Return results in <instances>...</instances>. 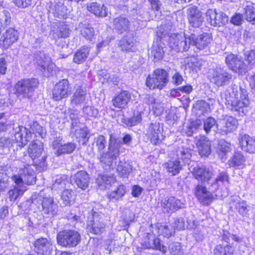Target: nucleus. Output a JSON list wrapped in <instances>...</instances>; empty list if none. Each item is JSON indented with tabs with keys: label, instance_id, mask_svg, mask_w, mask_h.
<instances>
[{
	"label": "nucleus",
	"instance_id": "f257e3e1",
	"mask_svg": "<svg viewBox=\"0 0 255 255\" xmlns=\"http://www.w3.org/2000/svg\"><path fill=\"white\" fill-rule=\"evenodd\" d=\"M189 170L194 177L200 181L193 190L194 195L203 205H209L214 199L212 192L216 191L211 186V179L213 175L212 171L208 168L199 166H191Z\"/></svg>",
	"mask_w": 255,
	"mask_h": 255
},
{
	"label": "nucleus",
	"instance_id": "f03ea898",
	"mask_svg": "<svg viewBox=\"0 0 255 255\" xmlns=\"http://www.w3.org/2000/svg\"><path fill=\"white\" fill-rule=\"evenodd\" d=\"M94 143L98 149L97 158L106 169L114 167V161L119 157L121 148V141L112 139L111 135L107 150H105L107 141L103 135H99L94 139Z\"/></svg>",
	"mask_w": 255,
	"mask_h": 255
},
{
	"label": "nucleus",
	"instance_id": "7ed1b4c3",
	"mask_svg": "<svg viewBox=\"0 0 255 255\" xmlns=\"http://www.w3.org/2000/svg\"><path fill=\"white\" fill-rule=\"evenodd\" d=\"M38 81L35 78L22 79L14 86L15 94L20 99H29L33 95V91L38 85Z\"/></svg>",
	"mask_w": 255,
	"mask_h": 255
},
{
	"label": "nucleus",
	"instance_id": "20e7f679",
	"mask_svg": "<svg viewBox=\"0 0 255 255\" xmlns=\"http://www.w3.org/2000/svg\"><path fill=\"white\" fill-rule=\"evenodd\" d=\"M19 175H14L12 177V180L16 185L15 187L19 188H26L24 183L31 185L36 182L35 175L33 169L28 164L24 166L19 171Z\"/></svg>",
	"mask_w": 255,
	"mask_h": 255
},
{
	"label": "nucleus",
	"instance_id": "39448f33",
	"mask_svg": "<svg viewBox=\"0 0 255 255\" xmlns=\"http://www.w3.org/2000/svg\"><path fill=\"white\" fill-rule=\"evenodd\" d=\"M57 242L59 245L64 247L72 248L80 243L81 235L74 230H64L57 235Z\"/></svg>",
	"mask_w": 255,
	"mask_h": 255
},
{
	"label": "nucleus",
	"instance_id": "423d86ee",
	"mask_svg": "<svg viewBox=\"0 0 255 255\" xmlns=\"http://www.w3.org/2000/svg\"><path fill=\"white\" fill-rule=\"evenodd\" d=\"M168 81V73L166 70L157 69L152 74L148 75L146 78V85L150 89L158 88L162 89Z\"/></svg>",
	"mask_w": 255,
	"mask_h": 255
},
{
	"label": "nucleus",
	"instance_id": "0eeeda50",
	"mask_svg": "<svg viewBox=\"0 0 255 255\" xmlns=\"http://www.w3.org/2000/svg\"><path fill=\"white\" fill-rule=\"evenodd\" d=\"M189 36L184 34L182 36L179 34H171L169 36V47L176 52L187 51L190 48Z\"/></svg>",
	"mask_w": 255,
	"mask_h": 255
},
{
	"label": "nucleus",
	"instance_id": "6e6552de",
	"mask_svg": "<svg viewBox=\"0 0 255 255\" xmlns=\"http://www.w3.org/2000/svg\"><path fill=\"white\" fill-rule=\"evenodd\" d=\"M222 100H224L228 108L232 111H238L244 113V108H247L250 104L249 99H244L241 101L237 99L233 95L231 94L230 91L227 90L222 96Z\"/></svg>",
	"mask_w": 255,
	"mask_h": 255
},
{
	"label": "nucleus",
	"instance_id": "1a4fd4ad",
	"mask_svg": "<svg viewBox=\"0 0 255 255\" xmlns=\"http://www.w3.org/2000/svg\"><path fill=\"white\" fill-rule=\"evenodd\" d=\"M211 82L218 87L223 86L232 78V75L226 69L217 67L211 70L208 75Z\"/></svg>",
	"mask_w": 255,
	"mask_h": 255
},
{
	"label": "nucleus",
	"instance_id": "9d476101",
	"mask_svg": "<svg viewBox=\"0 0 255 255\" xmlns=\"http://www.w3.org/2000/svg\"><path fill=\"white\" fill-rule=\"evenodd\" d=\"M225 62L229 69L239 74H243L247 72L246 64L236 55L232 53L228 54Z\"/></svg>",
	"mask_w": 255,
	"mask_h": 255
},
{
	"label": "nucleus",
	"instance_id": "9b49d317",
	"mask_svg": "<svg viewBox=\"0 0 255 255\" xmlns=\"http://www.w3.org/2000/svg\"><path fill=\"white\" fill-rule=\"evenodd\" d=\"M238 120L232 117L221 120L217 124V131L221 134L227 135L235 131L238 128Z\"/></svg>",
	"mask_w": 255,
	"mask_h": 255
},
{
	"label": "nucleus",
	"instance_id": "f8f14e48",
	"mask_svg": "<svg viewBox=\"0 0 255 255\" xmlns=\"http://www.w3.org/2000/svg\"><path fill=\"white\" fill-rule=\"evenodd\" d=\"M207 20L211 25L221 26L225 25L229 21L228 16L222 11L218 12L215 9H209L206 12Z\"/></svg>",
	"mask_w": 255,
	"mask_h": 255
},
{
	"label": "nucleus",
	"instance_id": "ddd939ff",
	"mask_svg": "<svg viewBox=\"0 0 255 255\" xmlns=\"http://www.w3.org/2000/svg\"><path fill=\"white\" fill-rule=\"evenodd\" d=\"M189 36V39H191L190 48L191 46H194L200 50H203L208 47L212 40L211 34L209 33H203L199 35L192 33Z\"/></svg>",
	"mask_w": 255,
	"mask_h": 255
},
{
	"label": "nucleus",
	"instance_id": "4468645a",
	"mask_svg": "<svg viewBox=\"0 0 255 255\" xmlns=\"http://www.w3.org/2000/svg\"><path fill=\"white\" fill-rule=\"evenodd\" d=\"M93 219L87 225V229L90 233L95 235H100L105 231V224L103 222L101 213L93 211Z\"/></svg>",
	"mask_w": 255,
	"mask_h": 255
},
{
	"label": "nucleus",
	"instance_id": "2eb2a0df",
	"mask_svg": "<svg viewBox=\"0 0 255 255\" xmlns=\"http://www.w3.org/2000/svg\"><path fill=\"white\" fill-rule=\"evenodd\" d=\"M36 58L38 69L43 72L44 76H49L55 67L51 58L43 53H40Z\"/></svg>",
	"mask_w": 255,
	"mask_h": 255
},
{
	"label": "nucleus",
	"instance_id": "dca6fc26",
	"mask_svg": "<svg viewBox=\"0 0 255 255\" xmlns=\"http://www.w3.org/2000/svg\"><path fill=\"white\" fill-rule=\"evenodd\" d=\"M70 92L68 81L63 79L55 85L52 91L53 99L55 101H60L67 97Z\"/></svg>",
	"mask_w": 255,
	"mask_h": 255
},
{
	"label": "nucleus",
	"instance_id": "f3484780",
	"mask_svg": "<svg viewBox=\"0 0 255 255\" xmlns=\"http://www.w3.org/2000/svg\"><path fill=\"white\" fill-rule=\"evenodd\" d=\"M187 18L189 24L194 27H199L204 21L202 13L198 8L194 5L190 6L187 8Z\"/></svg>",
	"mask_w": 255,
	"mask_h": 255
},
{
	"label": "nucleus",
	"instance_id": "a211bd4d",
	"mask_svg": "<svg viewBox=\"0 0 255 255\" xmlns=\"http://www.w3.org/2000/svg\"><path fill=\"white\" fill-rule=\"evenodd\" d=\"M14 138L16 141L21 144L22 147L25 146L32 139L31 131L22 126H18L14 128Z\"/></svg>",
	"mask_w": 255,
	"mask_h": 255
},
{
	"label": "nucleus",
	"instance_id": "6ab92c4d",
	"mask_svg": "<svg viewBox=\"0 0 255 255\" xmlns=\"http://www.w3.org/2000/svg\"><path fill=\"white\" fill-rule=\"evenodd\" d=\"M161 207L164 213H169L174 212L181 208L183 203L179 199L175 197L165 198L161 201Z\"/></svg>",
	"mask_w": 255,
	"mask_h": 255
},
{
	"label": "nucleus",
	"instance_id": "aec40b11",
	"mask_svg": "<svg viewBox=\"0 0 255 255\" xmlns=\"http://www.w3.org/2000/svg\"><path fill=\"white\" fill-rule=\"evenodd\" d=\"M162 131V129L160 128L159 123H155L149 125L146 134L153 144H156L163 139Z\"/></svg>",
	"mask_w": 255,
	"mask_h": 255
},
{
	"label": "nucleus",
	"instance_id": "412c9836",
	"mask_svg": "<svg viewBox=\"0 0 255 255\" xmlns=\"http://www.w3.org/2000/svg\"><path fill=\"white\" fill-rule=\"evenodd\" d=\"M34 250L38 254L48 255L53 249L52 243L50 240L41 238L36 240L34 244Z\"/></svg>",
	"mask_w": 255,
	"mask_h": 255
},
{
	"label": "nucleus",
	"instance_id": "4be33fe9",
	"mask_svg": "<svg viewBox=\"0 0 255 255\" xmlns=\"http://www.w3.org/2000/svg\"><path fill=\"white\" fill-rule=\"evenodd\" d=\"M70 32L69 25L64 22L55 23L51 30L52 36L55 40L68 37Z\"/></svg>",
	"mask_w": 255,
	"mask_h": 255
},
{
	"label": "nucleus",
	"instance_id": "5701e85b",
	"mask_svg": "<svg viewBox=\"0 0 255 255\" xmlns=\"http://www.w3.org/2000/svg\"><path fill=\"white\" fill-rule=\"evenodd\" d=\"M18 38V31L13 28H9L7 29L0 39V44L5 48H8L13 43L17 40Z\"/></svg>",
	"mask_w": 255,
	"mask_h": 255
},
{
	"label": "nucleus",
	"instance_id": "b1692460",
	"mask_svg": "<svg viewBox=\"0 0 255 255\" xmlns=\"http://www.w3.org/2000/svg\"><path fill=\"white\" fill-rule=\"evenodd\" d=\"M42 207L43 214L48 216H53L57 214L58 212V205L54 203L52 197H42Z\"/></svg>",
	"mask_w": 255,
	"mask_h": 255
},
{
	"label": "nucleus",
	"instance_id": "393cba45",
	"mask_svg": "<svg viewBox=\"0 0 255 255\" xmlns=\"http://www.w3.org/2000/svg\"><path fill=\"white\" fill-rule=\"evenodd\" d=\"M131 99L130 93L128 91L123 90L118 94L113 100V104L120 109H124Z\"/></svg>",
	"mask_w": 255,
	"mask_h": 255
},
{
	"label": "nucleus",
	"instance_id": "a878e982",
	"mask_svg": "<svg viewBox=\"0 0 255 255\" xmlns=\"http://www.w3.org/2000/svg\"><path fill=\"white\" fill-rule=\"evenodd\" d=\"M72 179L77 186L83 190H86L88 187L90 183V177L86 171H80L78 172L73 175Z\"/></svg>",
	"mask_w": 255,
	"mask_h": 255
},
{
	"label": "nucleus",
	"instance_id": "bb28decb",
	"mask_svg": "<svg viewBox=\"0 0 255 255\" xmlns=\"http://www.w3.org/2000/svg\"><path fill=\"white\" fill-rule=\"evenodd\" d=\"M129 23L130 22L128 18L122 16L117 17L113 20L114 29L120 34H122L129 30Z\"/></svg>",
	"mask_w": 255,
	"mask_h": 255
},
{
	"label": "nucleus",
	"instance_id": "cd10ccee",
	"mask_svg": "<svg viewBox=\"0 0 255 255\" xmlns=\"http://www.w3.org/2000/svg\"><path fill=\"white\" fill-rule=\"evenodd\" d=\"M197 146L199 150V154L201 156H208L211 152L210 142L204 136L199 135L196 137Z\"/></svg>",
	"mask_w": 255,
	"mask_h": 255
},
{
	"label": "nucleus",
	"instance_id": "c85d7f7f",
	"mask_svg": "<svg viewBox=\"0 0 255 255\" xmlns=\"http://www.w3.org/2000/svg\"><path fill=\"white\" fill-rule=\"evenodd\" d=\"M87 10L93 13L96 16L106 17L108 13L106 7L104 4H101L97 2H92L87 3Z\"/></svg>",
	"mask_w": 255,
	"mask_h": 255
},
{
	"label": "nucleus",
	"instance_id": "c756f323",
	"mask_svg": "<svg viewBox=\"0 0 255 255\" xmlns=\"http://www.w3.org/2000/svg\"><path fill=\"white\" fill-rule=\"evenodd\" d=\"M87 92L82 87H78L71 97V104L73 106H80L86 100Z\"/></svg>",
	"mask_w": 255,
	"mask_h": 255
},
{
	"label": "nucleus",
	"instance_id": "7c9ffc66",
	"mask_svg": "<svg viewBox=\"0 0 255 255\" xmlns=\"http://www.w3.org/2000/svg\"><path fill=\"white\" fill-rule=\"evenodd\" d=\"M134 41L133 37L131 34H128L119 41L118 45L123 51H133Z\"/></svg>",
	"mask_w": 255,
	"mask_h": 255
},
{
	"label": "nucleus",
	"instance_id": "2f4dec72",
	"mask_svg": "<svg viewBox=\"0 0 255 255\" xmlns=\"http://www.w3.org/2000/svg\"><path fill=\"white\" fill-rule=\"evenodd\" d=\"M240 143L243 150L251 153L255 152V139L253 137L245 134L242 136Z\"/></svg>",
	"mask_w": 255,
	"mask_h": 255
},
{
	"label": "nucleus",
	"instance_id": "473e14b6",
	"mask_svg": "<svg viewBox=\"0 0 255 255\" xmlns=\"http://www.w3.org/2000/svg\"><path fill=\"white\" fill-rule=\"evenodd\" d=\"M43 143L39 140L32 141L27 150L30 157L33 159L40 156L43 150Z\"/></svg>",
	"mask_w": 255,
	"mask_h": 255
},
{
	"label": "nucleus",
	"instance_id": "72a5a7b5",
	"mask_svg": "<svg viewBox=\"0 0 255 255\" xmlns=\"http://www.w3.org/2000/svg\"><path fill=\"white\" fill-rule=\"evenodd\" d=\"M228 90L237 99H240L241 101H244V99H249L247 91L239 85L232 84Z\"/></svg>",
	"mask_w": 255,
	"mask_h": 255
},
{
	"label": "nucleus",
	"instance_id": "f704fd0d",
	"mask_svg": "<svg viewBox=\"0 0 255 255\" xmlns=\"http://www.w3.org/2000/svg\"><path fill=\"white\" fill-rule=\"evenodd\" d=\"M90 52V49L86 46L82 47L78 50L74 54L73 62L76 64H80L85 61Z\"/></svg>",
	"mask_w": 255,
	"mask_h": 255
},
{
	"label": "nucleus",
	"instance_id": "c9c22d12",
	"mask_svg": "<svg viewBox=\"0 0 255 255\" xmlns=\"http://www.w3.org/2000/svg\"><path fill=\"white\" fill-rule=\"evenodd\" d=\"M164 167L169 173L172 175H175L181 170L182 164L178 159V160H169L164 164Z\"/></svg>",
	"mask_w": 255,
	"mask_h": 255
},
{
	"label": "nucleus",
	"instance_id": "e433bc0d",
	"mask_svg": "<svg viewBox=\"0 0 255 255\" xmlns=\"http://www.w3.org/2000/svg\"><path fill=\"white\" fill-rule=\"evenodd\" d=\"M78 27L81 35L87 40H92L95 33L94 28L89 24L83 23H80Z\"/></svg>",
	"mask_w": 255,
	"mask_h": 255
},
{
	"label": "nucleus",
	"instance_id": "4c0bfd02",
	"mask_svg": "<svg viewBox=\"0 0 255 255\" xmlns=\"http://www.w3.org/2000/svg\"><path fill=\"white\" fill-rule=\"evenodd\" d=\"M229 176L226 171H221L214 180H211V186L215 189L216 191L218 189L219 182L224 184L225 182L229 183Z\"/></svg>",
	"mask_w": 255,
	"mask_h": 255
},
{
	"label": "nucleus",
	"instance_id": "58836bf2",
	"mask_svg": "<svg viewBox=\"0 0 255 255\" xmlns=\"http://www.w3.org/2000/svg\"><path fill=\"white\" fill-rule=\"evenodd\" d=\"M117 170L121 177H127L132 171V166L128 163L120 161Z\"/></svg>",
	"mask_w": 255,
	"mask_h": 255
},
{
	"label": "nucleus",
	"instance_id": "ea45409f",
	"mask_svg": "<svg viewBox=\"0 0 255 255\" xmlns=\"http://www.w3.org/2000/svg\"><path fill=\"white\" fill-rule=\"evenodd\" d=\"M246 19L255 24V6L252 3H247L244 7Z\"/></svg>",
	"mask_w": 255,
	"mask_h": 255
},
{
	"label": "nucleus",
	"instance_id": "a19ab883",
	"mask_svg": "<svg viewBox=\"0 0 255 255\" xmlns=\"http://www.w3.org/2000/svg\"><path fill=\"white\" fill-rule=\"evenodd\" d=\"M31 132L33 134H35L36 136H39L42 138H44L46 134L45 129L41 127L37 122H32L29 124Z\"/></svg>",
	"mask_w": 255,
	"mask_h": 255
},
{
	"label": "nucleus",
	"instance_id": "79ce46f5",
	"mask_svg": "<svg viewBox=\"0 0 255 255\" xmlns=\"http://www.w3.org/2000/svg\"><path fill=\"white\" fill-rule=\"evenodd\" d=\"M76 144L73 142H68L59 146L56 152L57 156L62 154H70L74 151Z\"/></svg>",
	"mask_w": 255,
	"mask_h": 255
},
{
	"label": "nucleus",
	"instance_id": "37998d69",
	"mask_svg": "<svg viewBox=\"0 0 255 255\" xmlns=\"http://www.w3.org/2000/svg\"><path fill=\"white\" fill-rule=\"evenodd\" d=\"M142 120L141 113H135L132 118H126L123 119V123L127 126H134L141 122Z\"/></svg>",
	"mask_w": 255,
	"mask_h": 255
},
{
	"label": "nucleus",
	"instance_id": "c03bdc74",
	"mask_svg": "<svg viewBox=\"0 0 255 255\" xmlns=\"http://www.w3.org/2000/svg\"><path fill=\"white\" fill-rule=\"evenodd\" d=\"M213 253L214 255H233V249L232 247L228 245L223 247L218 245L215 247Z\"/></svg>",
	"mask_w": 255,
	"mask_h": 255
},
{
	"label": "nucleus",
	"instance_id": "a18cd8bd",
	"mask_svg": "<svg viewBox=\"0 0 255 255\" xmlns=\"http://www.w3.org/2000/svg\"><path fill=\"white\" fill-rule=\"evenodd\" d=\"M126 193V187L123 185H120L115 190L110 192L108 194L109 199L111 200H118L122 198Z\"/></svg>",
	"mask_w": 255,
	"mask_h": 255
},
{
	"label": "nucleus",
	"instance_id": "49530a36",
	"mask_svg": "<svg viewBox=\"0 0 255 255\" xmlns=\"http://www.w3.org/2000/svg\"><path fill=\"white\" fill-rule=\"evenodd\" d=\"M53 14L55 17L59 18H66L67 9L63 4L59 3L54 5Z\"/></svg>",
	"mask_w": 255,
	"mask_h": 255
},
{
	"label": "nucleus",
	"instance_id": "de8ad7c7",
	"mask_svg": "<svg viewBox=\"0 0 255 255\" xmlns=\"http://www.w3.org/2000/svg\"><path fill=\"white\" fill-rule=\"evenodd\" d=\"M178 159H181L184 163H187L191 157V150L188 148L181 147L177 150Z\"/></svg>",
	"mask_w": 255,
	"mask_h": 255
},
{
	"label": "nucleus",
	"instance_id": "09e8293b",
	"mask_svg": "<svg viewBox=\"0 0 255 255\" xmlns=\"http://www.w3.org/2000/svg\"><path fill=\"white\" fill-rule=\"evenodd\" d=\"M113 181L114 179L112 177L108 176L106 175H100L97 179L99 187L101 189H105L107 186L110 185Z\"/></svg>",
	"mask_w": 255,
	"mask_h": 255
},
{
	"label": "nucleus",
	"instance_id": "8fccbe9b",
	"mask_svg": "<svg viewBox=\"0 0 255 255\" xmlns=\"http://www.w3.org/2000/svg\"><path fill=\"white\" fill-rule=\"evenodd\" d=\"M205 228L202 226L197 227L194 230L193 237L197 243L203 242L206 237Z\"/></svg>",
	"mask_w": 255,
	"mask_h": 255
},
{
	"label": "nucleus",
	"instance_id": "3c124183",
	"mask_svg": "<svg viewBox=\"0 0 255 255\" xmlns=\"http://www.w3.org/2000/svg\"><path fill=\"white\" fill-rule=\"evenodd\" d=\"M61 198L65 205L70 204L75 200L74 192L71 189H67L62 193Z\"/></svg>",
	"mask_w": 255,
	"mask_h": 255
},
{
	"label": "nucleus",
	"instance_id": "603ef678",
	"mask_svg": "<svg viewBox=\"0 0 255 255\" xmlns=\"http://www.w3.org/2000/svg\"><path fill=\"white\" fill-rule=\"evenodd\" d=\"M202 125V122L200 120H197L191 122L187 127L185 133L187 136H192L197 129H198Z\"/></svg>",
	"mask_w": 255,
	"mask_h": 255
},
{
	"label": "nucleus",
	"instance_id": "864d4df0",
	"mask_svg": "<svg viewBox=\"0 0 255 255\" xmlns=\"http://www.w3.org/2000/svg\"><path fill=\"white\" fill-rule=\"evenodd\" d=\"M194 108L198 111L199 114L203 115L208 112L210 109V106L208 103L205 101H199L196 103Z\"/></svg>",
	"mask_w": 255,
	"mask_h": 255
},
{
	"label": "nucleus",
	"instance_id": "5fc2aeb1",
	"mask_svg": "<svg viewBox=\"0 0 255 255\" xmlns=\"http://www.w3.org/2000/svg\"><path fill=\"white\" fill-rule=\"evenodd\" d=\"M245 162V158L243 155L240 152H237L232 158L231 165L233 167H240L244 165Z\"/></svg>",
	"mask_w": 255,
	"mask_h": 255
},
{
	"label": "nucleus",
	"instance_id": "6e6d98bb",
	"mask_svg": "<svg viewBox=\"0 0 255 255\" xmlns=\"http://www.w3.org/2000/svg\"><path fill=\"white\" fill-rule=\"evenodd\" d=\"M158 230L161 234L167 238L171 237L175 233L174 229L172 226V225L160 226Z\"/></svg>",
	"mask_w": 255,
	"mask_h": 255
},
{
	"label": "nucleus",
	"instance_id": "4d7b16f0",
	"mask_svg": "<svg viewBox=\"0 0 255 255\" xmlns=\"http://www.w3.org/2000/svg\"><path fill=\"white\" fill-rule=\"evenodd\" d=\"M0 22L3 26V28L10 24L11 16L9 11L3 10L0 12Z\"/></svg>",
	"mask_w": 255,
	"mask_h": 255
},
{
	"label": "nucleus",
	"instance_id": "13d9d810",
	"mask_svg": "<svg viewBox=\"0 0 255 255\" xmlns=\"http://www.w3.org/2000/svg\"><path fill=\"white\" fill-rule=\"evenodd\" d=\"M155 238V236L153 235L147 234L144 238L142 243V246L144 249H152L153 247V242Z\"/></svg>",
	"mask_w": 255,
	"mask_h": 255
},
{
	"label": "nucleus",
	"instance_id": "bf43d9fd",
	"mask_svg": "<svg viewBox=\"0 0 255 255\" xmlns=\"http://www.w3.org/2000/svg\"><path fill=\"white\" fill-rule=\"evenodd\" d=\"M172 27L171 24L168 22L167 24H162L158 28L157 31V34L159 37L162 38L165 36L166 35H169V31Z\"/></svg>",
	"mask_w": 255,
	"mask_h": 255
},
{
	"label": "nucleus",
	"instance_id": "052dcab7",
	"mask_svg": "<svg viewBox=\"0 0 255 255\" xmlns=\"http://www.w3.org/2000/svg\"><path fill=\"white\" fill-rule=\"evenodd\" d=\"M164 51L163 48L161 47L158 46V45L154 44L151 50V54L154 57V59L155 61H158L162 58Z\"/></svg>",
	"mask_w": 255,
	"mask_h": 255
},
{
	"label": "nucleus",
	"instance_id": "680f3d73",
	"mask_svg": "<svg viewBox=\"0 0 255 255\" xmlns=\"http://www.w3.org/2000/svg\"><path fill=\"white\" fill-rule=\"evenodd\" d=\"M84 116L86 118L96 117L98 114L97 109L92 106H86L83 109Z\"/></svg>",
	"mask_w": 255,
	"mask_h": 255
},
{
	"label": "nucleus",
	"instance_id": "e2e57ef3",
	"mask_svg": "<svg viewBox=\"0 0 255 255\" xmlns=\"http://www.w3.org/2000/svg\"><path fill=\"white\" fill-rule=\"evenodd\" d=\"M26 190V188H18L14 187L13 189L10 190L8 193L9 198L10 201H15L16 198Z\"/></svg>",
	"mask_w": 255,
	"mask_h": 255
},
{
	"label": "nucleus",
	"instance_id": "0e129e2a",
	"mask_svg": "<svg viewBox=\"0 0 255 255\" xmlns=\"http://www.w3.org/2000/svg\"><path fill=\"white\" fill-rule=\"evenodd\" d=\"M201 66V63L196 59H193L187 63L186 67L189 69L193 72L196 73L200 70Z\"/></svg>",
	"mask_w": 255,
	"mask_h": 255
},
{
	"label": "nucleus",
	"instance_id": "69168bd1",
	"mask_svg": "<svg viewBox=\"0 0 255 255\" xmlns=\"http://www.w3.org/2000/svg\"><path fill=\"white\" fill-rule=\"evenodd\" d=\"M67 179L65 176H58L55 180V182L53 184V188L57 189L58 188L61 189L64 187Z\"/></svg>",
	"mask_w": 255,
	"mask_h": 255
},
{
	"label": "nucleus",
	"instance_id": "338daca9",
	"mask_svg": "<svg viewBox=\"0 0 255 255\" xmlns=\"http://www.w3.org/2000/svg\"><path fill=\"white\" fill-rule=\"evenodd\" d=\"M248 207V205L244 202H239L236 206V209L238 210L239 214L245 217L248 215L249 210Z\"/></svg>",
	"mask_w": 255,
	"mask_h": 255
},
{
	"label": "nucleus",
	"instance_id": "774afa93",
	"mask_svg": "<svg viewBox=\"0 0 255 255\" xmlns=\"http://www.w3.org/2000/svg\"><path fill=\"white\" fill-rule=\"evenodd\" d=\"M181 246L178 242L172 243L169 246V250L171 255H179L181 254Z\"/></svg>",
	"mask_w": 255,
	"mask_h": 255
}]
</instances>
